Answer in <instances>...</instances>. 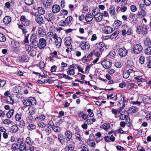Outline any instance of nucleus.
<instances>
[{
	"label": "nucleus",
	"instance_id": "603ef678",
	"mask_svg": "<svg viewBox=\"0 0 151 151\" xmlns=\"http://www.w3.org/2000/svg\"><path fill=\"white\" fill-rule=\"evenodd\" d=\"M36 36L35 34H32L30 37V41L31 42L36 41Z\"/></svg>",
	"mask_w": 151,
	"mask_h": 151
},
{
	"label": "nucleus",
	"instance_id": "f257e3e1",
	"mask_svg": "<svg viewBox=\"0 0 151 151\" xmlns=\"http://www.w3.org/2000/svg\"><path fill=\"white\" fill-rule=\"evenodd\" d=\"M71 38L70 37H66L64 39V43L65 45L67 46V48L66 51L67 52L72 50V46L71 45Z\"/></svg>",
	"mask_w": 151,
	"mask_h": 151
},
{
	"label": "nucleus",
	"instance_id": "6e6d98bb",
	"mask_svg": "<svg viewBox=\"0 0 151 151\" xmlns=\"http://www.w3.org/2000/svg\"><path fill=\"white\" fill-rule=\"evenodd\" d=\"M19 146L18 144L17 143H14L12 145V148L14 150H16L19 149Z\"/></svg>",
	"mask_w": 151,
	"mask_h": 151
},
{
	"label": "nucleus",
	"instance_id": "0e129e2a",
	"mask_svg": "<svg viewBox=\"0 0 151 151\" xmlns=\"http://www.w3.org/2000/svg\"><path fill=\"white\" fill-rule=\"evenodd\" d=\"M6 81L4 80L0 79V87H3L6 84Z\"/></svg>",
	"mask_w": 151,
	"mask_h": 151
},
{
	"label": "nucleus",
	"instance_id": "13d9d810",
	"mask_svg": "<svg viewBox=\"0 0 151 151\" xmlns=\"http://www.w3.org/2000/svg\"><path fill=\"white\" fill-rule=\"evenodd\" d=\"M21 114L17 113L15 115V119L18 122L20 121L21 118Z\"/></svg>",
	"mask_w": 151,
	"mask_h": 151
},
{
	"label": "nucleus",
	"instance_id": "f8f14e48",
	"mask_svg": "<svg viewBox=\"0 0 151 151\" xmlns=\"http://www.w3.org/2000/svg\"><path fill=\"white\" fill-rule=\"evenodd\" d=\"M52 0H43V3L46 8H49L52 5Z\"/></svg>",
	"mask_w": 151,
	"mask_h": 151
},
{
	"label": "nucleus",
	"instance_id": "7ed1b4c3",
	"mask_svg": "<svg viewBox=\"0 0 151 151\" xmlns=\"http://www.w3.org/2000/svg\"><path fill=\"white\" fill-rule=\"evenodd\" d=\"M53 39L55 40L54 43L55 47L57 48H59L60 47L62 43V40L61 38L58 37L56 34L55 33Z\"/></svg>",
	"mask_w": 151,
	"mask_h": 151
},
{
	"label": "nucleus",
	"instance_id": "a18cd8bd",
	"mask_svg": "<svg viewBox=\"0 0 151 151\" xmlns=\"http://www.w3.org/2000/svg\"><path fill=\"white\" fill-rule=\"evenodd\" d=\"M134 78L137 80V81L141 82H142L145 81V80L144 78H142L141 76H138L136 77H135Z\"/></svg>",
	"mask_w": 151,
	"mask_h": 151
},
{
	"label": "nucleus",
	"instance_id": "20e7f679",
	"mask_svg": "<svg viewBox=\"0 0 151 151\" xmlns=\"http://www.w3.org/2000/svg\"><path fill=\"white\" fill-rule=\"evenodd\" d=\"M101 64L105 68L107 69L111 67L112 63L109 60H104L102 61Z\"/></svg>",
	"mask_w": 151,
	"mask_h": 151
},
{
	"label": "nucleus",
	"instance_id": "5701e85b",
	"mask_svg": "<svg viewBox=\"0 0 151 151\" xmlns=\"http://www.w3.org/2000/svg\"><path fill=\"white\" fill-rule=\"evenodd\" d=\"M67 74L70 76H73L74 74L75 71L73 65H71L70 66L67 72Z\"/></svg>",
	"mask_w": 151,
	"mask_h": 151
},
{
	"label": "nucleus",
	"instance_id": "69168bd1",
	"mask_svg": "<svg viewBox=\"0 0 151 151\" xmlns=\"http://www.w3.org/2000/svg\"><path fill=\"white\" fill-rule=\"evenodd\" d=\"M142 31V27L141 26H138L136 29V32L138 34H139Z\"/></svg>",
	"mask_w": 151,
	"mask_h": 151
},
{
	"label": "nucleus",
	"instance_id": "6e6552de",
	"mask_svg": "<svg viewBox=\"0 0 151 151\" xmlns=\"http://www.w3.org/2000/svg\"><path fill=\"white\" fill-rule=\"evenodd\" d=\"M38 44V47L40 49H43L46 45V40L44 38H41L39 40Z\"/></svg>",
	"mask_w": 151,
	"mask_h": 151
},
{
	"label": "nucleus",
	"instance_id": "39448f33",
	"mask_svg": "<svg viewBox=\"0 0 151 151\" xmlns=\"http://www.w3.org/2000/svg\"><path fill=\"white\" fill-rule=\"evenodd\" d=\"M20 21L22 24L24 26H29L30 24V21L26 18L25 16L22 15L20 18Z\"/></svg>",
	"mask_w": 151,
	"mask_h": 151
},
{
	"label": "nucleus",
	"instance_id": "4be33fe9",
	"mask_svg": "<svg viewBox=\"0 0 151 151\" xmlns=\"http://www.w3.org/2000/svg\"><path fill=\"white\" fill-rule=\"evenodd\" d=\"M93 18V14L91 13H88L86 14L85 16V20L88 22H90L92 21Z\"/></svg>",
	"mask_w": 151,
	"mask_h": 151
},
{
	"label": "nucleus",
	"instance_id": "1a4fd4ad",
	"mask_svg": "<svg viewBox=\"0 0 151 151\" xmlns=\"http://www.w3.org/2000/svg\"><path fill=\"white\" fill-rule=\"evenodd\" d=\"M108 11L111 17L114 18L116 17L117 15L116 13L115 8L113 6H111L109 9Z\"/></svg>",
	"mask_w": 151,
	"mask_h": 151
},
{
	"label": "nucleus",
	"instance_id": "774afa93",
	"mask_svg": "<svg viewBox=\"0 0 151 151\" xmlns=\"http://www.w3.org/2000/svg\"><path fill=\"white\" fill-rule=\"evenodd\" d=\"M20 46V45L19 42L17 41H15L14 42L13 46L14 48H17L19 47Z\"/></svg>",
	"mask_w": 151,
	"mask_h": 151
},
{
	"label": "nucleus",
	"instance_id": "e2e57ef3",
	"mask_svg": "<svg viewBox=\"0 0 151 151\" xmlns=\"http://www.w3.org/2000/svg\"><path fill=\"white\" fill-rule=\"evenodd\" d=\"M139 62L141 64H143L145 62V57L143 56H140L139 59Z\"/></svg>",
	"mask_w": 151,
	"mask_h": 151
},
{
	"label": "nucleus",
	"instance_id": "3c124183",
	"mask_svg": "<svg viewBox=\"0 0 151 151\" xmlns=\"http://www.w3.org/2000/svg\"><path fill=\"white\" fill-rule=\"evenodd\" d=\"M52 129L54 132H58L61 130L60 128L58 126H53L52 127Z\"/></svg>",
	"mask_w": 151,
	"mask_h": 151
},
{
	"label": "nucleus",
	"instance_id": "bf43d9fd",
	"mask_svg": "<svg viewBox=\"0 0 151 151\" xmlns=\"http://www.w3.org/2000/svg\"><path fill=\"white\" fill-rule=\"evenodd\" d=\"M27 128L29 130H33L36 128V126L34 124H30L27 126Z\"/></svg>",
	"mask_w": 151,
	"mask_h": 151
},
{
	"label": "nucleus",
	"instance_id": "8fccbe9b",
	"mask_svg": "<svg viewBox=\"0 0 151 151\" xmlns=\"http://www.w3.org/2000/svg\"><path fill=\"white\" fill-rule=\"evenodd\" d=\"M6 38L4 35L0 33V41L4 42L6 41Z\"/></svg>",
	"mask_w": 151,
	"mask_h": 151
},
{
	"label": "nucleus",
	"instance_id": "4468645a",
	"mask_svg": "<svg viewBox=\"0 0 151 151\" xmlns=\"http://www.w3.org/2000/svg\"><path fill=\"white\" fill-rule=\"evenodd\" d=\"M102 31L104 33L107 34L111 33L113 29L110 26H106L103 28Z\"/></svg>",
	"mask_w": 151,
	"mask_h": 151
},
{
	"label": "nucleus",
	"instance_id": "bb28decb",
	"mask_svg": "<svg viewBox=\"0 0 151 151\" xmlns=\"http://www.w3.org/2000/svg\"><path fill=\"white\" fill-rule=\"evenodd\" d=\"M100 127L106 131L110 128V125L109 123H106L101 126Z\"/></svg>",
	"mask_w": 151,
	"mask_h": 151
},
{
	"label": "nucleus",
	"instance_id": "ddd939ff",
	"mask_svg": "<svg viewBox=\"0 0 151 151\" xmlns=\"http://www.w3.org/2000/svg\"><path fill=\"white\" fill-rule=\"evenodd\" d=\"M134 73L133 70L132 69H129L128 70L124 71L123 76L124 78H127L130 76V74Z\"/></svg>",
	"mask_w": 151,
	"mask_h": 151
},
{
	"label": "nucleus",
	"instance_id": "dca6fc26",
	"mask_svg": "<svg viewBox=\"0 0 151 151\" xmlns=\"http://www.w3.org/2000/svg\"><path fill=\"white\" fill-rule=\"evenodd\" d=\"M119 33V31L117 30L113 32L111 35L107 37H109L107 38H110L112 40H114L118 35Z\"/></svg>",
	"mask_w": 151,
	"mask_h": 151
},
{
	"label": "nucleus",
	"instance_id": "c9c22d12",
	"mask_svg": "<svg viewBox=\"0 0 151 151\" xmlns=\"http://www.w3.org/2000/svg\"><path fill=\"white\" fill-rule=\"evenodd\" d=\"M74 149V147L71 145L66 146L64 148L65 151H72Z\"/></svg>",
	"mask_w": 151,
	"mask_h": 151
},
{
	"label": "nucleus",
	"instance_id": "a19ab883",
	"mask_svg": "<svg viewBox=\"0 0 151 151\" xmlns=\"http://www.w3.org/2000/svg\"><path fill=\"white\" fill-rule=\"evenodd\" d=\"M145 53L148 55H151V46H149L145 50Z\"/></svg>",
	"mask_w": 151,
	"mask_h": 151
},
{
	"label": "nucleus",
	"instance_id": "f03ea898",
	"mask_svg": "<svg viewBox=\"0 0 151 151\" xmlns=\"http://www.w3.org/2000/svg\"><path fill=\"white\" fill-rule=\"evenodd\" d=\"M24 105L29 106L35 105L36 104L35 99L33 97H30L28 99L24 100L23 103Z\"/></svg>",
	"mask_w": 151,
	"mask_h": 151
},
{
	"label": "nucleus",
	"instance_id": "09e8293b",
	"mask_svg": "<svg viewBox=\"0 0 151 151\" xmlns=\"http://www.w3.org/2000/svg\"><path fill=\"white\" fill-rule=\"evenodd\" d=\"M25 3L27 5L30 6L34 2L33 0H25Z\"/></svg>",
	"mask_w": 151,
	"mask_h": 151
},
{
	"label": "nucleus",
	"instance_id": "473e14b6",
	"mask_svg": "<svg viewBox=\"0 0 151 151\" xmlns=\"http://www.w3.org/2000/svg\"><path fill=\"white\" fill-rule=\"evenodd\" d=\"M6 102L9 104H14V100L10 96L7 97Z\"/></svg>",
	"mask_w": 151,
	"mask_h": 151
},
{
	"label": "nucleus",
	"instance_id": "37998d69",
	"mask_svg": "<svg viewBox=\"0 0 151 151\" xmlns=\"http://www.w3.org/2000/svg\"><path fill=\"white\" fill-rule=\"evenodd\" d=\"M146 14V12L145 10L142 9H141L140 12L138 13V14L139 16H141V17H142L145 16Z\"/></svg>",
	"mask_w": 151,
	"mask_h": 151
},
{
	"label": "nucleus",
	"instance_id": "338daca9",
	"mask_svg": "<svg viewBox=\"0 0 151 151\" xmlns=\"http://www.w3.org/2000/svg\"><path fill=\"white\" fill-rule=\"evenodd\" d=\"M73 19L72 17L70 16L68 17L65 19V22L68 23V24H69L71 22V21Z\"/></svg>",
	"mask_w": 151,
	"mask_h": 151
},
{
	"label": "nucleus",
	"instance_id": "5fc2aeb1",
	"mask_svg": "<svg viewBox=\"0 0 151 151\" xmlns=\"http://www.w3.org/2000/svg\"><path fill=\"white\" fill-rule=\"evenodd\" d=\"M115 53L114 51H112L110 52L107 56L110 58H113L115 55Z\"/></svg>",
	"mask_w": 151,
	"mask_h": 151
},
{
	"label": "nucleus",
	"instance_id": "6ab92c4d",
	"mask_svg": "<svg viewBox=\"0 0 151 151\" xmlns=\"http://www.w3.org/2000/svg\"><path fill=\"white\" fill-rule=\"evenodd\" d=\"M65 137L67 141H69L72 138V134L71 131L67 130L65 132Z\"/></svg>",
	"mask_w": 151,
	"mask_h": 151
},
{
	"label": "nucleus",
	"instance_id": "864d4df0",
	"mask_svg": "<svg viewBox=\"0 0 151 151\" xmlns=\"http://www.w3.org/2000/svg\"><path fill=\"white\" fill-rule=\"evenodd\" d=\"M142 31L144 32V33L146 34V32L148 29V27L146 25L143 24L142 26Z\"/></svg>",
	"mask_w": 151,
	"mask_h": 151
},
{
	"label": "nucleus",
	"instance_id": "f704fd0d",
	"mask_svg": "<svg viewBox=\"0 0 151 151\" xmlns=\"http://www.w3.org/2000/svg\"><path fill=\"white\" fill-rule=\"evenodd\" d=\"M29 112L30 114L33 115L35 114L36 112L35 108L33 107H30L29 109Z\"/></svg>",
	"mask_w": 151,
	"mask_h": 151
},
{
	"label": "nucleus",
	"instance_id": "7c9ffc66",
	"mask_svg": "<svg viewBox=\"0 0 151 151\" xmlns=\"http://www.w3.org/2000/svg\"><path fill=\"white\" fill-rule=\"evenodd\" d=\"M55 34H53L52 32H48L47 34H46L45 35L46 38H47V39L48 38L49 39H50L52 40V37L53 38V36Z\"/></svg>",
	"mask_w": 151,
	"mask_h": 151
},
{
	"label": "nucleus",
	"instance_id": "4d7b16f0",
	"mask_svg": "<svg viewBox=\"0 0 151 151\" xmlns=\"http://www.w3.org/2000/svg\"><path fill=\"white\" fill-rule=\"evenodd\" d=\"M121 100H122V101L123 100V101L121 103H120V104H122V108H123L124 107L125 105L127 104V102L126 101V100L125 99L124 97V96L122 97V98L121 99Z\"/></svg>",
	"mask_w": 151,
	"mask_h": 151
},
{
	"label": "nucleus",
	"instance_id": "0eeeda50",
	"mask_svg": "<svg viewBox=\"0 0 151 151\" xmlns=\"http://www.w3.org/2000/svg\"><path fill=\"white\" fill-rule=\"evenodd\" d=\"M79 45L81 49L83 50L88 49L90 48L89 43L85 41H81Z\"/></svg>",
	"mask_w": 151,
	"mask_h": 151
},
{
	"label": "nucleus",
	"instance_id": "e433bc0d",
	"mask_svg": "<svg viewBox=\"0 0 151 151\" xmlns=\"http://www.w3.org/2000/svg\"><path fill=\"white\" fill-rule=\"evenodd\" d=\"M58 139L60 143L63 144L64 141V137L61 134H59L58 136Z\"/></svg>",
	"mask_w": 151,
	"mask_h": 151
},
{
	"label": "nucleus",
	"instance_id": "2f4dec72",
	"mask_svg": "<svg viewBox=\"0 0 151 151\" xmlns=\"http://www.w3.org/2000/svg\"><path fill=\"white\" fill-rule=\"evenodd\" d=\"M130 113H134L137 111V108L135 106H132L128 109Z\"/></svg>",
	"mask_w": 151,
	"mask_h": 151
},
{
	"label": "nucleus",
	"instance_id": "423d86ee",
	"mask_svg": "<svg viewBox=\"0 0 151 151\" xmlns=\"http://www.w3.org/2000/svg\"><path fill=\"white\" fill-rule=\"evenodd\" d=\"M143 49V47L140 44L134 45L133 47V51L134 53L139 54L140 53Z\"/></svg>",
	"mask_w": 151,
	"mask_h": 151
},
{
	"label": "nucleus",
	"instance_id": "c756f323",
	"mask_svg": "<svg viewBox=\"0 0 151 151\" xmlns=\"http://www.w3.org/2000/svg\"><path fill=\"white\" fill-rule=\"evenodd\" d=\"M19 128L17 125H14L10 128V131L13 133L16 132L18 130Z\"/></svg>",
	"mask_w": 151,
	"mask_h": 151
},
{
	"label": "nucleus",
	"instance_id": "de8ad7c7",
	"mask_svg": "<svg viewBox=\"0 0 151 151\" xmlns=\"http://www.w3.org/2000/svg\"><path fill=\"white\" fill-rule=\"evenodd\" d=\"M38 43L37 41L31 42L30 44L31 46L33 48H35L37 47L38 46Z\"/></svg>",
	"mask_w": 151,
	"mask_h": 151
},
{
	"label": "nucleus",
	"instance_id": "c03bdc74",
	"mask_svg": "<svg viewBox=\"0 0 151 151\" xmlns=\"http://www.w3.org/2000/svg\"><path fill=\"white\" fill-rule=\"evenodd\" d=\"M2 123L5 124L9 125L12 123V122L9 119H6L2 121Z\"/></svg>",
	"mask_w": 151,
	"mask_h": 151
},
{
	"label": "nucleus",
	"instance_id": "f3484780",
	"mask_svg": "<svg viewBox=\"0 0 151 151\" xmlns=\"http://www.w3.org/2000/svg\"><path fill=\"white\" fill-rule=\"evenodd\" d=\"M47 14V19L48 21L51 22L54 21L55 19V17L51 13H48Z\"/></svg>",
	"mask_w": 151,
	"mask_h": 151
},
{
	"label": "nucleus",
	"instance_id": "4c0bfd02",
	"mask_svg": "<svg viewBox=\"0 0 151 151\" xmlns=\"http://www.w3.org/2000/svg\"><path fill=\"white\" fill-rule=\"evenodd\" d=\"M37 11L38 13L41 15H43L45 14V10L41 7H38L37 8Z\"/></svg>",
	"mask_w": 151,
	"mask_h": 151
},
{
	"label": "nucleus",
	"instance_id": "412c9836",
	"mask_svg": "<svg viewBox=\"0 0 151 151\" xmlns=\"http://www.w3.org/2000/svg\"><path fill=\"white\" fill-rule=\"evenodd\" d=\"M36 21L39 24H41L44 22V20L42 16L40 15H37L35 18Z\"/></svg>",
	"mask_w": 151,
	"mask_h": 151
},
{
	"label": "nucleus",
	"instance_id": "cd10ccee",
	"mask_svg": "<svg viewBox=\"0 0 151 151\" xmlns=\"http://www.w3.org/2000/svg\"><path fill=\"white\" fill-rule=\"evenodd\" d=\"M51 56L49 58L50 61H53L54 58H56L58 57L57 53L56 51H55L53 53H51Z\"/></svg>",
	"mask_w": 151,
	"mask_h": 151
},
{
	"label": "nucleus",
	"instance_id": "a211bd4d",
	"mask_svg": "<svg viewBox=\"0 0 151 151\" xmlns=\"http://www.w3.org/2000/svg\"><path fill=\"white\" fill-rule=\"evenodd\" d=\"M38 33L40 37H44L46 35V31L42 27H39L38 29Z\"/></svg>",
	"mask_w": 151,
	"mask_h": 151
},
{
	"label": "nucleus",
	"instance_id": "393cba45",
	"mask_svg": "<svg viewBox=\"0 0 151 151\" xmlns=\"http://www.w3.org/2000/svg\"><path fill=\"white\" fill-rule=\"evenodd\" d=\"M19 149L20 151H26V147L25 143L22 142L20 144Z\"/></svg>",
	"mask_w": 151,
	"mask_h": 151
},
{
	"label": "nucleus",
	"instance_id": "a878e982",
	"mask_svg": "<svg viewBox=\"0 0 151 151\" xmlns=\"http://www.w3.org/2000/svg\"><path fill=\"white\" fill-rule=\"evenodd\" d=\"M129 18L131 19L134 23L136 24L137 21V18L136 17L135 15L133 13H131L129 15Z\"/></svg>",
	"mask_w": 151,
	"mask_h": 151
},
{
	"label": "nucleus",
	"instance_id": "680f3d73",
	"mask_svg": "<svg viewBox=\"0 0 151 151\" xmlns=\"http://www.w3.org/2000/svg\"><path fill=\"white\" fill-rule=\"evenodd\" d=\"M133 33V31L132 28L131 27L128 28L127 32V34L128 35H131Z\"/></svg>",
	"mask_w": 151,
	"mask_h": 151
},
{
	"label": "nucleus",
	"instance_id": "72a5a7b5",
	"mask_svg": "<svg viewBox=\"0 0 151 151\" xmlns=\"http://www.w3.org/2000/svg\"><path fill=\"white\" fill-rule=\"evenodd\" d=\"M14 113V110L12 109L9 110L6 114V116L7 118H9L11 117Z\"/></svg>",
	"mask_w": 151,
	"mask_h": 151
},
{
	"label": "nucleus",
	"instance_id": "ea45409f",
	"mask_svg": "<svg viewBox=\"0 0 151 151\" xmlns=\"http://www.w3.org/2000/svg\"><path fill=\"white\" fill-rule=\"evenodd\" d=\"M87 144L91 147H94L95 146V142L92 140H88L87 142Z\"/></svg>",
	"mask_w": 151,
	"mask_h": 151
},
{
	"label": "nucleus",
	"instance_id": "aec40b11",
	"mask_svg": "<svg viewBox=\"0 0 151 151\" xmlns=\"http://www.w3.org/2000/svg\"><path fill=\"white\" fill-rule=\"evenodd\" d=\"M60 7L59 5L55 4L52 7V12L53 13H57L60 11Z\"/></svg>",
	"mask_w": 151,
	"mask_h": 151
},
{
	"label": "nucleus",
	"instance_id": "49530a36",
	"mask_svg": "<svg viewBox=\"0 0 151 151\" xmlns=\"http://www.w3.org/2000/svg\"><path fill=\"white\" fill-rule=\"evenodd\" d=\"M144 43L146 46L150 45L151 44L150 40L149 38H146L145 40Z\"/></svg>",
	"mask_w": 151,
	"mask_h": 151
},
{
	"label": "nucleus",
	"instance_id": "9b49d317",
	"mask_svg": "<svg viewBox=\"0 0 151 151\" xmlns=\"http://www.w3.org/2000/svg\"><path fill=\"white\" fill-rule=\"evenodd\" d=\"M104 45L103 42H101L98 43L95 46L96 49L98 50L101 52H102L104 50Z\"/></svg>",
	"mask_w": 151,
	"mask_h": 151
},
{
	"label": "nucleus",
	"instance_id": "c85d7f7f",
	"mask_svg": "<svg viewBox=\"0 0 151 151\" xmlns=\"http://www.w3.org/2000/svg\"><path fill=\"white\" fill-rule=\"evenodd\" d=\"M128 116V114L127 112H124V113L121 114L119 116V119L120 120H124L126 119Z\"/></svg>",
	"mask_w": 151,
	"mask_h": 151
},
{
	"label": "nucleus",
	"instance_id": "58836bf2",
	"mask_svg": "<svg viewBox=\"0 0 151 151\" xmlns=\"http://www.w3.org/2000/svg\"><path fill=\"white\" fill-rule=\"evenodd\" d=\"M26 143L29 145H32L33 142L31 138L29 137H27L26 139Z\"/></svg>",
	"mask_w": 151,
	"mask_h": 151
},
{
	"label": "nucleus",
	"instance_id": "79ce46f5",
	"mask_svg": "<svg viewBox=\"0 0 151 151\" xmlns=\"http://www.w3.org/2000/svg\"><path fill=\"white\" fill-rule=\"evenodd\" d=\"M81 151H89L88 146L86 144H83L82 146Z\"/></svg>",
	"mask_w": 151,
	"mask_h": 151
},
{
	"label": "nucleus",
	"instance_id": "b1692460",
	"mask_svg": "<svg viewBox=\"0 0 151 151\" xmlns=\"http://www.w3.org/2000/svg\"><path fill=\"white\" fill-rule=\"evenodd\" d=\"M11 21V18L8 16H5L3 19V22L5 24H8Z\"/></svg>",
	"mask_w": 151,
	"mask_h": 151
},
{
	"label": "nucleus",
	"instance_id": "052dcab7",
	"mask_svg": "<svg viewBox=\"0 0 151 151\" xmlns=\"http://www.w3.org/2000/svg\"><path fill=\"white\" fill-rule=\"evenodd\" d=\"M87 112L88 113V115L91 117H92L94 116L93 111L91 109H89L87 110Z\"/></svg>",
	"mask_w": 151,
	"mask_h": 151
},
{
	"label": "nucleus",
	"instance_id": "2eb2a0df",
	"mask_svg": "<svg viewBox=\"0 0 151 151\" xmlns=\"http://www.w3.org/2000/svg\"><path fill=\"white\" fill-rule=\"evenodd\" d=\"M94 18L95 21L96 22H100L102 19L103 17L100 12H97L95 15Z\"/></svg>",
	"mask_w": 151,
	"mask_h": 151
},
{
	"label": "nucleus",
	"instance_id": "9d476101",
	"mask_svg": "<svg viewBox=\"0 0 151 151\" xmlns=\"http://www.w3.org/2000/svg\"><path fill=\"white\" fill-rule=\"evenodd\" d=\"M118 53L120 56L124 57L127 54L128 51L124 48H121L119 49Z\"/></svg>",
	"mask_w": 151,
	"mask_h": 151
}]
</instances>
